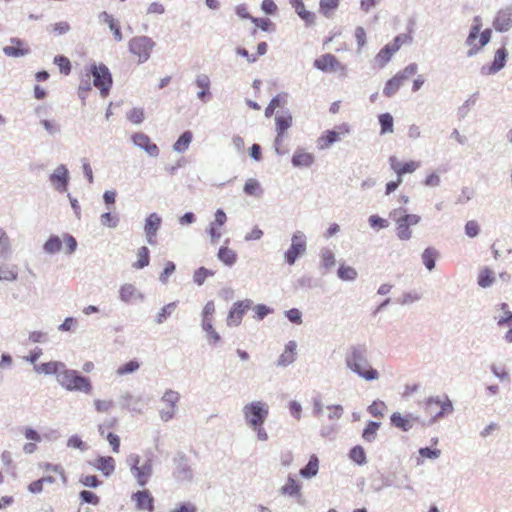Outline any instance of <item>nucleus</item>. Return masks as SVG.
Masks as SVG:
<instances>
[{
  "instance_id": "obj_5",
  "label": "nucleus",
  "mask_w": 512,
  "mask_h": 512,
  "mask_svg": "<svg viewBox=\"0 0 512 512\" xmlns=\"http://www.w3.org/2000/svg\"><path fill=\"white\" fill-rule=\"evenodd\" d=\"M482 21L479 16L474 17L469 35L466 39L467 45L470 47L468 56H473L479 52L491 39V29H485L480 33Z\"/></svg>"
},
{
  "instance_id": "obj_31",
  "label": "nucleus",
  "mask_w": 512,
  "mask_h": 512,
  "mask_svg": "<svg viewBox=\"0 0 512 512\" xmlns=\"http://www.w3.org/2000/svg\"><path fill=\"white\" fill-rule=\"evenodd\" d=\"M319 470V459L316 455H311L307 465L300 470V475L304 478H311L317 475Z\"/></svg>"
},
{
  "instance_id": "obj_9",
  "label": "nucleus",
  "mask_w": 512,
  "mask_h": 512,
  "mask_svg": "<svg viewBox=\"0 0 512 512\" xmlns=\"http://www.w3.org/2000/svg\"><path fill=\"white\" fill-rule=\"evenodd\" d=\"M154 47V42L146 36H136L129 41V51L137 63L146 62Z\"/></svg>"
},
{
  "instance_id": "obj_58",
  "label": "nucleus",
  "mask_w": 512,
  "mask_h": 512,
  "mask_svg": "<svg viewBox=\"0 0 512 512\" xmlns=\"http://www.w3.org/2000/svg\"><path fill=\"white\" fill-rule=\"evenodd\" d=\"M350 458L357 464H363L366 461L365 451L361 446H355L350 451Z\"/></svg>"
},
{
  "instance_id": "obj_61",
  "label": "nucleus",
  "mask_w": 512,
  "mask_h": 512,
  "mask_svg": "<svg viewBox=\"0 0 512 512\" xmlns=\"http://www.w3.org/2000/svg\"><path fill=\"white\" fill-rule=\"evenodd\" d=\"M412 42V36L409 33L397 35L390 43L397 51L402 45Z\"/></svg>"
},
{
  "instance_id": "obj_34",
  "label": "nucleus",
  "mask_w": 512,
  "mask_h": 512,
  "mask_svg": "<svg viewBox=\"0 0 512 512\" xmlns=\"http://www.w3.org/2000/svg\"><path fill=\"white\" fill-rule=\"evenodd\" d=\"M300 490V483L292 477H288L287 482L281 487V493L288 496L299 495Z\"/></svg>"
},
{
  "instance_id": "obj_28",
  "label": "nucleus",
  "mask_w": 512,
  "mask_h": 512,
  "mask_svg": "<svg viewBox=\"0 0 512 512\" xmlns=\"http://www.w3.org/2000/svg\"><path fill=\"white\" fill-rule=\"evenodd\" d=\"M65 364L59 361H50L46 363H42L40 365L35 366V371L37 373L42 374H56V376L60 373V371L64 368Z\"/></svg>"
},
{
  "instance_id": "obj_42",
  "label": "nucleus",
  "mask_w": 512,
  "mask_h": 512,
  "mask_svg": "<svg viewBox=\"0 0 512 512\" xmlns=\"http://www.w3.org/2000/svg\"><path fill=\"white\" fill-rule=\"evenodd\" d=\"M497 325L503 327L505 325L509 326V330L506 332L504 338L508 343L512 342V312L506 311L505 316L501 317L497 321Z\"/></svg>"
},
{
  "instance_id": "obj_52",
  "label": "nucleus",
  "mask_w": 512,
  "mask_h": 512,
  "mask_svg": "<svg viewBox=\"0 0 512 512\" xmlns=\"http://www.w3.org/2000/svg\"><path fill=\"white\" fill-rule=\"evenodd\" d=\"M17 277L14 268L5 263H0V280L12 281Z\"/></svg>"
},
{
  "instance_id": "obj_10",
  "label": "nucleus",
  "mask_w": 512,
  "mask_h": 512,
  "mask_svg": "<svg viewBox=\"0 0 512 512\" xmlns=\"http://www.w3.org/2000/svg\"><path fill=\"white\" fill-rule=\"evenodd\" d=\"M314 67L322 72H339L341 75H346L347 69L335 55L326 53L314 60Z\"/></svg>"
},
{
  "instance_id": "obj_32",
  "label": "nucleus",
  "mask_w": 512,
  "mask_h": 512,
  "mask_svg": "<svg viewBox=\"0 0 512 512\" xmlns=\"http://www.w3.org/2000/svg\"><path fill=\"white\" fill-rule=\"evenodd\" d=\"M397 50L389 43L386 44L376 55V61L380 67H384Z\"/></svg>"
},
{
  "instance_id": "obj_53",
  "label": "nucleus",
  "mask_w": 512,
  "mask_h": 512,
  "mask_svg": "<svg viewBox=\"0 0 512 512\" xmlns=\"http://www.w3.org/2000/svg\"><path fill=\"white\" fill-rule=\"evenodd\" d=\"M43 469L47 473H53L56 476H58V478L62 482H64V483L66 482L67 479H66L65 472H64L63 468L60 465H54V464L46 463V464H44Z\"/></svg>"
},
{
  "instance_id": "obj_46",
  "label": "nucleus",
  "mask_w": 512,
  "mask_h": 512,
  "mask_svg": "<svg viewBox=\"0 0 512 512\" xmlns=\"http://www.w3.org/2000/svg\"><path fill=\"white\" fill-rule=\"evenodd\" d=\"M202 327L207 332L210 343L216 344L220 341V336L213 328L210 318L203 319Z\"/></svg>"
},
{
  "instance_id": "obj_27",
  "label": "nucleus",
  "mask_w": 512,
  "mask_h": 512,
  "mask_svg": "<svg viewBox=\"0 0 512 512\" xmlns=\"http://www.w3.org/2000/svg\"><path fill=\"white\" fill-rule=\"evenodd\" d=\"M341 0H319V12L325 18H333Z\"/></svg>"
},
{
  "instance_id": "obj_50",
  "label": "nucleus",
  "mask_w": 512,
  "mask_h": 512,
  "mask_svg": "<svg viewBox=\"0 0 512 512\" xmlns=\"http://www.w3.org/2000/svg\"><path fill=\"white\" fill-rule=\"evenodd\" d=\"M139 367H140V364L138 361L131 360V361L119 366L116 370V373L119 376H123V375L130 374V373L137 371L139 369Z\"/></svg>"
},
{
  "instance_id": "obj_38",
  "label": "nucleus",
  "mask_w": 512,
  "mask_h": 512,
  "mask_svg": "<svg viewBox=\"0 0 512 512\" xmlns=\"http://www.w3.org/2000/svg\"><path fill=\"white\" fill-rule=\"evenodd\" d=\"M438 257V252L434 248H427L422 253V261L428 270L435 267V262Z\"/></svg>"
},
{
  "instance_id": "obj_11",
  "label": "nucleus",
  "mask_w": 512,
  "mask_h": 512,
  "mask_svg": "<svg viewBox=\"0 0 512 512\" xmlns=\"http://www.w3.org/2000/svg\"><path fill=\"white\" fill-rule=\"evenodd\" d=\"M350 132V127L347 124H341L333 130L325 131L317 140V146L320 150L328 149L333 143L339 141L342 136Z\"/></svg>"
},
{
  "instance_id": "obj_23",
  "label": "nucleus",
  "mask_w": 512,
  "mask_h": 512,
  "mask_svg": "<svg viewBox=\"0 0 512 512\" xmlns=\"http://www.w3.org/2000/svg\"><path fill=\"white\" fill-rule=\"evenodd\" d=\"M92 466L108 477L115 471V460L111 456H100L94 460Z\"/></svg>"
},
{
  "instance_id": "obj_8",
  "label": "nucleus",
  "mask_w": 512,
  "mask_h": 512,
  "mask_svg": "<svg viewBox=\"0 0 512 512\" xmlns=\"http://www.w3.org/2000/svg\"><path fill=\"white\" fill-rule=\"evenodd\" d=\"M243 413L251 428L262 426L268 417V407L265 403L254 401L244 406Z\"/></svg>"
},
{
  "instance_id": "obj_64",
  "label": "nucleus",
  "mask_w": 512,
  "mask_h": 512,
  "mask_svg": "<svg viewBox=\"0 0 512 512\" xmlns=\"http://www.w3.org/2000/svg\"><path fill=\"white\" fill-rule=\"evenodd\" d=\"M94 406L97 412L105 413L108 412L113 407V401L96 399L94 400Z\"/></svg>"
},
{
  "instance_id": "obj_44",
  "label": "nucleus",
  "mask_w": 512,
  "mask_h": 512,
  "mask_svg": "<svg viewBox=\"0 0 512 512\" xmlns=\"http://www.w3.org/2000/svg\"><path fill=\"white\" fill-rule=\"evenodd\" d=\"M56 480L57 479L54 476H44L41 479L31 482L28 486V490L31 493H40L43 490L44 483H53Z\"/></svg>"
},
{
  "instance_id": "obj_47",
  "label": "nucleus",
  "mask_w": 512,
  "mask_h": 512,
  "mask_svg": "<svg viewBox=\"0 0 512 512\" xmlns=\"http://www.w3.org/2000/svg\"><path fill=\"white\" fill-rule=\"evenodd\" d=\"M357 271L355 268L346 265H340L338 269V276L344 281H351L357 278Z\"/></svg>"
},
{
  "instance_id": "obj_21",
  "label": "nucleus",
  "mask_w": 512,
  "mask_h": 512,
  "mask_svg": "<svg viewBox=\"0 0 512 512\" xmlns=\"http://www.w3.org/2000/svg\"><path fill=\"white\" fill-rule=\"evenodd\" d=\"M160 225H161V218L157 214L152 213L146 218L144 230H145L147 242L150 245H155L157 243L156 234H157L158 229L160 228Z\"/></svg>"
},
{
  "instance_id": "obj_36",
  "label": "nucleus",
  "mask_w": 512,
  "mask_h": 512,
  "mask_svg": "<svg viewBox=\"0 0 512 512\" xmlns=\"http://www.w3.org/2000/svg\"><path fill=\"white\" fill-rule=\"evenodd\" d=\"M218 258L224 264L231 266L236 262L237 254L234 250L228 247H221L218 251Z\"/></svg>"
},
{
  "instance_id": "obj_2",
  "label": "nucleus",
  "mask_w": 512,
  "mask_h": 512,
  "mask_svg": "<svg viewBox=\"0 0 512 512\" xmlns=\"http://www.w3.org/2000/svg\"><path fill=\"white\" fill-rule=\"evenodd\" d=\"M58 383L68 391H80L91 394L93 390L89 378L81 376L76 370L67 369L66 365L57 375Z\"/></svg>"
},
{
  "instance_id": "obj_41",
  "label": "nucleus",
  "mask_w": 512,
  "mask_h": 512,
  "mask_svg": "<svg viewBox=\"0 0 512 512\" xmlns=\"http://www.w3.org/2000/svg\"><path fill=\"white\" fill-rule=\"evenodd\" d=\"M379 123L381 126V134L392 133L393 132V117L389 113L380 114Z\"/></svg>"
},
{
  "instance_id": "obj_29",
  "label": "nucleus",
  "mask_w": 512,
  "mask_h": 512,
  "mask_svg": "<svg viewBox=\"0 0 512 512\" xmlns=\"http://www.w3.org/2000/svg\"><path fill=\"white\" fill-rule=\"evenodd\" d=\"M507 54L505 47H502L495 52L494 60L489 67V73H496L505 66Z\"/></svg>"
},
{
  "instance_id": "obj_60",
  "label": "nucleus",
  "mask_w": 512,
  "mask_h": 512,
  "mask_svg": "<svg viewBox=\"0 0 512 512\" xmlns=\"http://www.w3.org/2000/svg\"><path fill=\"white\" fill-rule=\"evenodd\" d=\"M252 22L263 31H271L275 29V25L268 18H251Z\"/></svg>"
},
{
  "instance_id": "obj_20",
  "label": "nucleus",
  "mask_w": 512,
  "mask_h": 512,
  "mask_svg": "<svg viewBox=\"0 0 512 512\" xmlns=\"http://www.w3.org/2000/svg\"><path fill=\"white\" fill-rule=\"evenodd\" d=\"M3 52L9 57H22L29 54V47L19 38H11L9 45L3 48Z\"/></svg>"
},
{
  "instance_id": "obj_1",
  "label": "nucleus",
  "mask_w": 512,
  "mask_h": 512,
  "mask_svg": "<svg viewBox=\"0 0 512 512\" xmlns=\"http://www.w3.org/2000/svg\"><path fill=\"white\" fill-rule=\"evenodd\" d=\"M346 364L365 380H375L379 377L377 370L370 366L365 350L362 348L353 347L346 356Z\"/></svg>"
},
{
  "instance_id": "obj_48",
  "label": "nucleus",
  "mask_w": 512,
  "mask_h": 512,
  "mask_svg": "<svg viewBox=\"0 0 512 512\" xmlns=\"http://www.w3.org/2000/svg\"><path fill=\"white\" fill-rule=\"evenodd\" d=\"M192 140V133L190 131L184 132L174 144V150L178 152L185 151Z\"/></svg>"
},
{
  "instance_id": "obj_39",
  "label": "nucleus",
  "mask_w": 512,
  "mask_h": 512,
  "mask_svg": "<svg viewBox=\"0 0 512 512\" xmlns=\"http://www.w3.org/2000/svg\"><path fill=\"white\" fill-rule=\"evenodd\" d=\"M196 85L200 88L198 97L204 101L205 97L209 95L210 79L206 75H200L196 79Z\"/></svg>"
},
{
  "instance_id": "obj_26",
  "label": "nucleus",
  "mask_w": 512,
  "mask_h": 512,
  "mask_svg": "<svg viewBox=\"0 0 512 512\" xmlns=\"http://www.w3.org/2000/svg\"><path fill=\"white\" fill-rule=\"evenodd\" d=\"M314 162V155L303 149L295 151L292 157V164L295 167H310Z\"/></svg>"
},
{
  "instance_id": "obj_40",
  "label": "nucleus",
  "mask_w": 512,
  "mask_h": 512,
  "mask_svg": "<svg viewBox=\"0 0 512 512\" xmlns=\"http://www.w3.org/2000/svg\"><path fill=\"white\" fill-rule=\"evenodd\" d=\"M62 248V241L58 236H50L49 239L44 244L45 252L49 254L57 253Z\"/></svg>"
},
{
  "instance_id": "obj_54",
  "label": "nucleus",
  "mask_w": 512,
  "mask_h": 512,
  "mask_svg": "<svg viewBox=\"0 0 512 512\" xmlns=\"http://www.w3.org/2000/svg\"><path fill=\"white\" fill-rule=\"evenodd\" d=\"M145 118V113L142 108H133L127 113V119L133 124H140Z\"/></svg>"
},
{
  "instance_id": "obj_35",
  "label": "nucleus",
  "mask_w": 512,
  "mask_h": 512,
  "mask_svg": "<svg viewBox=\"0 0 512 512\" xmlns=\"http://www.w3.org/2000/svg\"><path fill=\"white\" fill-rule=\"evenodd\" d=\"M391 422L394 426L402 429L403 431H408L412 428V420L409 416H403L398 412H395L391 416Z\"/></svg>"
},
{
  "instance_id": "obj_7",
  "label": "nucleus",
  "mask_w": 512,
  "mask_h": 512,
  "mask_svg": "<svg viewBox=\"0 0 512 512\" xmlns=\"http://www.w3.org/2000/svg\"><path fill=\"white\" fill-rule=\"evenodd\" d=\"M418 71V66L416 63H411L407 65L404 69L396 73L391 79H389L385 87L383 89V94L386 97H392L395 95L399 89L402 87L405 81H407L410 77L414 76Z\"/></svg>"
},
{
  "instance_id": "obj_49",
  "label": "nucleus",
  "mask_w": 512,
  "mask_h": 512,
  "mask_svg": "<svg viewBox=\"0 0 512 512\" xmlns=\"http://www.w3.org/2000/svg\"><path fill=\"white\" fill-rule=\"evenodd\" d=\"M180 400V394L173 390H167L162 396V402L168 407L176 408Z\"/></svg>"
},
{
  "instance_id": "obj_19",
  "label": "nucleus",
  "mask_w": 512,
  "mask_h": 512,
  "mask_svg": "<svg viewBox=\"0 0 512 512\" xmlns=\"http://www.w3.org/2000/svg\"><path fill=\"white\" fill-rule=\"evenodd\" d=\"M289 4L307 26H312L316 23L315 13L306 9L304 0H289Z\"/></svg>"
},
{
  "instance_id": "obj_16",
  "label": "nucleus",
  "mask_w": 512,
  "mask_h": 512,
  "mask_svg": "<svg viewBox=\"0 0 512 512\" xmlns=\"http://www.w3.org/2000/svg\"><path fill=\"white\" fill-rule=\"evenodd\" d=\"M131 140L137 147L143 149L150 156L157 157L159 155L158 146L152 142L148 135L137 132L132 135Z\"/></svg>"
},
{
  "instance_id": "obj_22",
  "label": "nucleus",
  "mask_w": 512,
  "mask_h": 512,
  "mask_svg": "<svg viewBox=\"0 0 512 512\" xmlns=\"http://www.w3.org/2000/svg\"><path fill=\"white\" fill-rule=\"evenodd\" d=\"M50 181L58 191H66L68 185V170L66 167L64 165L58 166L54 173L51 174Z\"/></svg>"
},
{
  "instance_id": "obj_4",
  "label": "nucleus",
  "mask_w": 512,
  "mask_h": 512,
  "mask_svg": "<svg viewBox=\"0 0 512 512\" xmlns=\"http://www.w3.org/2000/svg\"><path fill=\"white\" fill-rule=\"evenodd\" d=\"M127 462L137 484L141 487L146 486L153 474V459L149 457L142 460L138 454H130Z\"/></svg>"
},
{
  "instance_id": "obj_43",
  "label": "nucleus",
  "mask_w": 512,
  "mask_h": 512,
  "mask_svg": "<svg viewBox=\"0 0 512 512\" xmlns=\"http://www.w3.org/2000/svg\"><path fill=\"white\" fill-rule=\"evenodd\" d=\"M494 281L493 271L489 268H483L478 275L479 286L486 288L489 287Z\"/></svg>"
},
{
  "instance_id": "obj_59",
  "label": "nucleus",
  "mask_w": 512,
  "mask_h": 512,
  "mask_svg": "<svg viewBox=\"0 0 512 512\" xmlns=\"http://www.w3.org/2000/svg\"><path fill=\"white\" fill-rule=\"evenodd\" d=\"M176 306V302H172L165 305L157 315V323H162L164 320H166L167 317L170 316L175 311Z\"/></svg>"
},
{
  "instance_id": "obj_45",
  "label": "nucleus",
  "mask_w": 512,
  "mask_h": 512,
  "mask_svg": "<svg viewBox=\"0 0 512 512\" xmlns=\"http://www.w3.org/2000/svg\"><path fill=\"white\" fill-rule=\"evenodd\" d=\"M380 427V423L378 422H369L366 428L363 430L362 437L367 442H372L375 440L377 431Z\"/></svg>"
},
{
  "instance_id": "obj_15",
  "label": "nucleus",
  "mask_w": 512,
  "mask_h": 512,
  "mask_svg": "<svg viewBox=\"0 0 512 512\" xmlns=\"http://www.w3.org/2000/svg\"><path fill=\"white\" fill-rule=\"evenodd\" d=\"M306 250V241L304 235L300 232L295 233L292 237L290 248L285 254V259L289 265H293L296 259Z\"/></svg>"
},
{
  "instance_id": "obj_18",
  "label": "nucleus",
  "mask_w": 512,
  "mask_h": 512,
  "mask_svg": "<svg viewBox=\"0 0 512 512\" xmlns=\"http://www.w3.org/2000/svg\"><path fill=\"white\" fill-rule=\"evenodd\" d=\"M251 304L252 302L250 300L235 303L227 317V324L229 326L239 325L243 318V315L246 313L247 310L250 309Z\"/></svg>"
},
{
  "instance_id": "obj_33",
  "label": "nucleus",
  "mask_w": 512,
  "mask_h": 512,
  "mask_svg": "<svg viewBox=\"0 0 512 512\" xmlns=\"http://www.w3.org/2000/svg\"><path fill=\"white\" fill-rule=\"evenodd\" d=\"M292 125V116L289 114L276 117L277 141H280L286 130Z\"/></svg>"
},
{
  "instance_id": "obj_14",
  "label": "nucleus",
  "mask_w": 512,
  "mask_h": 512,
  "mask_svg": "<svg viewBox=\"0 0 512 512\" xmlns=\"http://www.w3.org/2000/svg\"><path fill=\"white\" fill-rule=\"evenodd\" d=\"M388 162L396 176L402 180L405 174L414 173L420 167L419 161L410 160L408 162H401L396 156H390Z\"/></svg>"
},
{
  "instance_id": "obj_51",
  "label": "nucleus",
  "mask_w": 512,
  "mask_h": 512,
  "mask_svg": "<svg viewBox=\"0 0 512 512\" xmlns=\"http://www.w3.org/2000/svg\"><path fill=\"white\" fill-rule=\"evenodd\" d=\"M54 63L58 66L60 72L64 75H69L71 72V63L70 60L63 56L58 55L54 58Z\"/></svg>"
},
{
  "instance_id": "obj_62",
  "label": "nucleus",
  "mask_w": 512,
  "mask_h": 512,
  "mask_svg": "<svg viewBox=\"0 0 512 512\" xmlns=\"http://www.w3.org/2000/svg\"><path fill=\"white\" fill-rule=\"evenodd\" d=\"M135 291L136 289L133 285L126 284L120 289V297L123 301L128 302L134 297Z\"/></svg>"
},
{
  "instance_id": "obj_30",
  "label": "nucleus",
  "mask_w": 512,
  "mask_h": 512,
  "mask_svg": "<svg viewBox=\"0 0 512 512\" xmlns=\"http://www.w3.org/2000/svg\"><path fill=\"white\" fill-rule=\"evenodd\" d=\"M296 355V343L294 341H290L286 347L284 352L281 354L278 360V364L281 366H286L292 363L295 360Z\"/></svg>"
},
{
  "instance_id": "obj_6",
  "label": "nucleus",
  "mask_w": 512,
  "mask_h": 512,
  "mask_svg": "<svg viewBox=\"0 0 512 512\" xmlns=\"http://www.w3.org/2000/svg\"><path fill=\"white\" fill-rule=\"evenodd\" d=\"M424 417L429 422H434L438 418L450 414L453 411V405L447 396L431 397L423 404Z\"/></svg>"
},
{
  "instance_id": "obj_13",
  "label": "nucleus",
  "mask_w": 512,
  "mask_h": 512,
  "mask_svg": "<svg viewBox=\"0 0 512 512\" xmlns=\"http://www.w3.org/2000/svg\"><path fill=\"white\" fill-rule=\"evenodd\" d=\"M131 500L136 510L145 512H154V497L148 489L138 490L131 495Z\"/></svg>"
},
{
  "instance_id": "obj_24",
  "label": "nucleus",
  "mask_w": 512,
  "mask_h": 512,
  "mask_svg": "<svg viewBox=\"0 0 512 512\" xmlns=\"http://www.w3.org/2000/svg\"><path fill=\"white\" fill-rule=\"evenodd\" d=\"M494 27L500 32L509 30L512 27V9L507 8L499 11L494 21Z\"/></svg>"
},
{
  "instance_id": "obj_63",
  "label": "nucleus",
  "mask_w": 512,
  "mask_h": 512,
  "mask_svg": "<svg viewBox=\"0 0 512 512\" xmlns=\"http://www.w3.org/2000/svg\"><path fill=\"white\" fill-rule=\"evenodd\" d=\"M67 446L70 448L79 449L84 451L87 449V445L78 435L71 436L67 441Z\"/></svg>"
},
{
  "instance_id": "obj_25",
  "label": "nucleus",
  "mask_w": 512,
  "mask_h": 512,
  "mask_svg": "<svg viewBox=\"0 0 512 512\" xmlns=\"http://www.w3.org/2000/svg\"><path fill=\"white\" fill-rule=\"evenodd\" d=\"M99 18L103 23L108 25L110 30L113 32L115 41H117V42L122 41L123 35H122L121 28H120L118 21H116L111 14H109L105 11L100 14Z\"/></svg>"
},
{
  "instance_id": "obj_57",
  "label": "nucleus",
  "mask_w": 512,
  "mask_h": 512,
  "mask_svg": "<svg viewBox=\"0 0 512 512\" xmlns=\"http://www.w3.org/2000/svg\"><path fill=\"white\" fill-rule=\"evenodd\" d=\"M386 405L382 401H374L369 407L368 412L374 417H383Z\"/></svg>"
},
{
  "instance_id": "obj_12",
  "label": "nucleus",
  "mask_w": 512,
  "mask_h": 512,
  "mask_svg": "<svg viewBox=\"0 0 512 512\" xmlns=\"http://www.w3.org/2000/svg\"><path fill=\"white\" fill-rule=\"evenodd\" d=\"M396 220V233L399 239L408 240L412 236L410 226L420 222V216L415 214H405Z\"/></svg>"
},
{
  "instance_id": "obj_3",
  "label": "nucleus",
  "mask_w": 512,
  "mask_h": 512,
  "mask_svg": "<svg viewBox=\"0 0 512 512\" xmlns=\"http://www.w3.org/2000/svg\"><path fill=\"white\" fill-rule=\"evenodd\" d=\"M84 76L93 78V86L100 91L102 97H107L113 84L112 75L103 63H93L86 70Z\"/></svg>"
},
{
  "instance_id": "obj_56",
  "label": "nucleus",
  "mask_w": 512,
  "mask_h": 512,
  "mask_svg": "<svg viewBox=\"0 0 512 512\" xmlns=\"http://www.w3.org/2000/svg\"><path fill=\"white\" fill-rule=\"evenodd\" d=\"M214 273L208 269H206L205 267H200L199 269H197L193 275V280L196 284L198 285H202L205 280L209 277V276H212Z\"/></svg>"
},
{
  "instance_id": "obj_37",
  "label": "nucleus",
  "mask_w": 512,
  "mask_h": 512,
  "mask_svg": "<svg viewBox=\"0 0 512 512\" xmlns=\"http://www.w3.org/2000/svg\"><path fill=\"white\" fill-rule=\"evenodd\" d=\"M138 260L133 264L136 269H142L149 265L150 256L149 249L146 246H142L137 251Z\"/></svg>"
},
{
  "instance_id": "obj_17",
  "label": "nucleus",
  "mask_w": 512,
  "mask_h": 512,
  "mask_svg": "<svg viewBox=\"0 0 512 512\" xmlns=\"http://www.w3.org/2000/svg\"><path fill=\"white\" fill-rule=\"evenodd\" d=\"M117 423V420L115 418L109 420L106 423L100 424L98 426V431L101 436L105 437L107 441L109 442L111 449L114 453H119L120 451V439L119 437L112 433L108 432V429L113 428Z\"/></svg>"
},
{
  "instance_id": "obj_55",
  "label": "nucleus",
  "mask_w": 512,
  "mask_h": 512,
  "mask_svg": "<svg viewBox=\"0 0 512 512\" xmlns=\"http://www.w3.org/2000/svg\"><path fill=\"white\" fill-rule=\"evenodd\" d=\"M244 192L247 195H259L261 192L260 184L256 179H248L244 185Z\"/></svg>"
}]
</instances>
